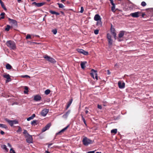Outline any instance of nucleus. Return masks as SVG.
<instances>
[{"instance_id": "nucleus-1", "label": "nucleus", "mask_w": 153, "mask_h": 153, "mask_svg": "<svg viewBox=\"0 0 153 153\" xmlns=\"http://www.w3.org/2000/svg\"><path fill=\"white\" fill-rule=\"evenodd\" d=\"M7 46L11 50H15L16 49V45L15 43L13 41L9 40L6 42Z\"/></svg>"}, {"instance_id": "nucleus-2", "label": "nucleus", "mask_w": 153, "mask_h": 153, "mask_svg": "<svg viewBox=\"0 0 153 153\" xmlns=\"http://www.w3.org/2000/svg\"><path fill=\"white\" fill-rule=\"evenodd\" d=\"M82 142L84 145L87 146L89 144L92 143L93 141L85 137L83 138Z\"/></svg>"}, {"instance_id": "nucleus-3", "label": "nucleus", "mask_w": 153, "mask_h": 153, "mask_svg": "<svg viewBox=\"0 0 153 153\" xmlns=\"http://www.w3.org/2000/svg\"><path fill=\"white\" fill-rule=\"evenodd\" d=\"M44 57L46 59V60L51 63H54L56 62V61L54 59L48 56V55H46L44 56Z\"/></svg>"}, {"instance_id": "nucleus-4", "label": "nucleus", "mask_w": 153, "mask_h": 153, "mask_svg": "<svg viewBox=\"0 0 153 153\" xmlns=\"http://www.w3.org/2000/svg\"><path fill=\"white\" fill-rule=\"evenodd\" d=\"M125 31H120L118 34V37L117 39L118 42H121L123 41V37L124 35Z\"/></svg>"}, {"instance_id": "nucleus-5", "label": "nucleus", "mask_w": 153, "mask_h": 153, "mask_svg": "<svg viewBox=\"0 0 153 153\" xmlns=\"http://www.w3.org/2000/svg\"><path fill=\"white\" fill-rule=\"evenodd\" d=\"M5 120L11 126H13L14 124L18 123V122L16 120H11L7 118L5 119Z\"/></svg>"}, {"instance_id": "nucleus-6", "label": "nucleus", "mask_w": 153, "mask_h": 153, "mask_svg": "<svg viewBox=\"0 0 153 153\" xmlns=\"http://www.w3.org/2000/svg\"><path fill=\"white\" fill-rule=\"evenodd\" d=\"M141 12L138 11L131 13L130 14V16L133 18H137L141 16Z\"/></svg>"}, {"instance_id": "nucleus-7", "label": "nucleus", "mask_w": 153, "mask_h": 153, "mask_svg": "<svg viewBox=\"0 0 153 153\" xmlns=\"http://www.w3.org/2000/svg\"><path fill=\"white\" fill-rule=\"evenodd\" d=\"M27 135L25 136L27 142L29 143H33V139L31 135L29 134H27Z\"/></svg>"}, {"instance_id": "nucleus-8", "label": "nucleus", "mask_w": 153, "mask_h": 153, "mask_svg": "<svg viewBox=\"0 0 153 153\" xmlns=\"http://www.w3.org/2000/svg\"><path fill=\"white\" fill-rule=\"evenodd\" d=\"M76 51L79 53L85 55H88V52L85 51L84 50L78 48L76 49Z\"/></svg>"}, {"instance_id": "nucleus-9", "label": "nucleus", "mask_w": 153, "mask_h": 153, "mask_svg": "<svg viewBox=\"0 0 153 153\" xmlns=\"http://www.w3.org/2000/svg\"><path fill=\"white\" fill-rule=\"evenodd\" d=\"M111 35L109 33L107 34V38L108 39V45L109 46L111 45L113 43L112 39L111 38Z\"/></svg>"}, {"instance_id": "nucleus-10", "label": "nucleus", "mask_w": 153, "mask_h": 153, "mask_svg": "<svg viewBox=\"0 0 153 153\" xmlns=\"http://www.w3.org/2000/svg\"><path fill=\"white\" fill-rule=\"evenodd\" d=\"M91 71L93 72V73H90L91 76L94 79V77H95L96 79L97 80H98V79L97 74L96 73L97 72V71L94 69H92L91 70Z\"/></svg>"}, {"instance_id": "nucleus-11", "label": "nucleus", "mask_w": 153, "mask_h": 153, "mask_svg": "<svg viewBox=\"0 0 153 153\" xmlns=\"http://www.w3.org/2000/svg\"><path fill=\"white\" fill-rule=\"evenodd\" d=\"M67 129V126L65 127V128L62 129L61 130L59 131V132L56 133L55 134V137L57 135H59L62 134V133L66 130Z\"/></svg>"}, {"instance_id": "nucleus-12", "label": "nucleus", "mask_w": 153, "mask_h": 153, "mask_svg": "<svg viewBox=\"0 0 153 153\" xmlns=\"http://www.w3.org/2000/svg\"><path fill=\"white\" fill-rule=\"evenodd\" d=\"M49 111V110L47 109H43L41 112V115L44 117L46 116Z\"/></svg>"}, {"instance_id": "nucleus-13", "label": "nucleus", "mask_w": 153, "mask_h": 153, "mask_svg": "<svg viewBox=\"0 0 153 153\" xmlns=\"http://www.w3.org/2000/svg\"><path fill=\"white\" fill-rule=\"evenodd\" d=\"M8 20L10 21V23L12 24L13 25L16 26H17V23L16 20L11 19L9 18H8Z\"/></svg>"}, {"instance_id": "nucleus-14", "label": "nucleus", "mask_w": 153, "mask_h": 153, "mask_svg": "<svg viewBox=\"0 0 153 153\" xmlns=\"http://www.w3.org/2000/svg\"><path fill=\"white\" fill-rule=\"evenodd\" d=\"M51 124L50 123L48 124L45 127L42 128V132H44L49 129L50 127Z\"/></svg>"}, {"instance_id": "nucleus-15", "label": "nucleus", "mask_w": 153, "mask_h": 153, "mask_svg": "<svg viewBox=\"0 0 153 153\" xmlns=\"http://www.w3.org/2000/svg\"><path fill=\"white\" fill-rule=\"evenodd\" d=\"M41 99V97L39 95H36L34 96V100L36 101H39Z\"/></svg>"}, {"instance_id": "nucleus-16", "label": "nucleus", "mask_w": 153, "mask_h": 153, "mask_svg": "<svg viewBox=\"0 0 153 153\" xmlns=\"http://www.w3.org/2000/svg\"><path fill=\"white\" fill-rule=\"evenodd\" d=\"M118 84L119 87L120 88H123L125 87V83L124 82H122L121 81H119Z\"/></svg>"}, {"instance_id": "nucleus-17", "label": "nucleus", "mask_w": 153, "mask_h": 153, "mask_svg": "<svg viewBox=\"0 0 153 153\" xmlns=\"http://www.w3.org/2000/svg\"><path fill=\"white\" fill-rule=\"evenodd\" d=\"M3 76L4 78H5L7 79V80L6 81V82L10 81L11 79L10 78V76L9 74H5Z\"/></svg>"}, {"instance_id": "nucleus-18", "label": "nucleus", "mask_w": 153, "mask_h": 153, "mask_svg": "<svg viewBox=\"0 0 153 153\" xmlns=\"http://www.w3.org/2000/svg\"><path fill=\"white\" fill-rule=\"evenodd\" d=\"M94 19L95 20L98 21L101 19V18L99 15L96 14L94 16Z\"/></svg>"}, {"instance_id": "nucleus-19", "label": "nucleus", "mask_w": 153, "mask_h": 153, "mask_svg": "<svg viewBox=\"0 0 153 153\" xmlns=\"http://www.w3.org/2000/svg\"><path fill=\"white\" fill-rule=\"evenodd\" d=\"M87 63L86 62H82L80 64L81 68L82 69H84L85 67V65Z\"/></svg>"}, {"instance_id": "nucleus-20", "label": "nucleus", "mask_w": 153, "mask_h": 153, "mask_svg": "<svg viewBox=\"0 0 153 153\" xmlns=\"http://www.w3.org/2000/svg\"><path fill=\"white\" fill-rule=\"evenodd\" d=\"M1 148L6 152L8 151V149L6 147V145H3L1 146Z\"/></svg>"}, {"instance_id": "nucleus-21", "label": "nucleus", "mask_w": 153, "mask_h": 153, "mask_svg": "<svg viewBox=\"0 0 153 153\" xmlns=\"http://www.w3.org/2000/svg\"><path fill=\"white\" fill-rule=\"evenodd\" d=\"M0 3L2 7L4 10H6V8L5 7L3 2L1 0H0Z\"/></svg>"}, {"instance_id": "nucleus-22", "label": "nucleus", "mask_w": 153, "mask_h": 153, "mask_svg": "<svg viewBox=\"0 0 153 153\" xmlns=\"http://www.w3.org/2000/svg\"><path fill=\"white\" fill-rule=\"evenodd\" d=\"M6 68L7 70H10L12 68L11 66L9 64L7 63L6 66Z\"/></svg>"}, {"instance_id": "nucleus-23", "label": "nucleus", "mask_w": 153, "mask_h": 153, "mask_svg": "<svg viewBox=\"0 0 153 153\" xmlns=\"http://www.w3.org/2000/svg\"><path fill=\"white\" fill-rule=\"evenodd\" d=\"M73 100V99L72 98H71V99L69 100V101L68 104V108H69V107L70 106L71 104L72 101Z\"/></svg>"}, {"instance_id": "nucleus-24", "label": "nucleus", "mask_w": 153, "mask_h": 153, "mask_svg": "<svg viewBox=\"0 0 153 153\" xmlns=\"http://www.w3.org/2000/svg\"><path fill=\"white\" fill-rule=\"evenodd\" d=\"M45 4V2L38 3L37 6L38 7H40L44 5Z\"/></svg>"}, {"instance_id": "nucleus-25", "label": "nucleus", "mask_w": 153, "mask_h": 153, "mask_svg": "<svg viewBox=\"0 0 153 153\" xmlns=\"http://www.w3.org/2000/svg\"><path fill=\"white\" fill-rule=\"evenodd\" d=\"M117 132V129H114L111 131V133H114V134H116Z\"/></svg>"}, {"instance_id": "nucleus-26", "label": "nucleus", "mask_w": 153, "mask_h": 153, "mask_svg": "<svg viewBox=\"0 0 153 153\" xmlns=\"http://www.w3.org/2000/svg\"><path fill=\"white\" fill-rule=\"evenodd\" d=\"M111 31L112 34L116 33L114 28H112V26L111 27Z\"/></svg>"}, {"instance_id": "nucleus-27", "label": "nucleus", "mask_w": 153, "mask_h": 153, "mask_svg": "<svg viewBox=\"0 0 153 153\" xmlns=\"http://www.w3.org/2000/svg\"><path fill=\"white\" fill-rule=\"evenodd\" d=\"M5 13L4 12L1 13L0 14V16H1V17H0V20L1 19H4V15Z\"/></svg>"}, {"instance_id": "nucleus-28", "label": "nucleus", "mask_w": 153, "mask_h": 153, "mask_svg": "<svg viewBox=\"0 0 153 153\" xmlns=\"http://www.w3.org/2000/svg\"><path fill=\"white\" fill-rule=\"evenodd\" d=\"M0 127L2 128L7 129V126L4 124L0 123Z\"/></svg>"}, {"instance_id": "nucleus-29", "label": "nucleus", "mask_w": 153, "mask_h": 153, "mask_svg": "<svg viewBox=\"0 0 153 153\" xmlns=\"http://www.w3.org/2000/svg\"><path fill=\"white\" fill-rule=\"evenodd\" d=\"M37 122V121L36 120H33L31 122V124L32 126H35L37 124L36 123Z\"/></svg>"}, {"instance_id": "nucleus-30", "label": "nucleus", "mask_w": 153, "mask_h": 153, "mask_svg": "<svg viewBox=\"0 0 153 153\" xmlns=\"http://www.w3.org/2000/svg\"><path fill=\"white\" fill-rule=\"evenodd\" d=\"M11 27L9 25H7V27L5 28V30L6 31H8L9 30Z\"/></svg>"}, {"instance_id": "nucleus-31", "label": "nucleus", "mask_w": 153, "mask_h": 153, "mask_svg": "<svg viewBox=\"0 0 153 153\" xmlns=\"http://www.w3.org/2000/svg\"><path fill=\"white\" fill-rule=\"evenodd\" d=\"M51 91L49 89H47L45 91V93L46 95H48L50 93Z\"/></svg>"}, {"instance_id": "nucleus-32", "label": "nucleus", "mask_w": 153, "mask_h": 153, "mask_svg": "<svg viewBox=\"0 0 153 153\" xmlns=\"http://www.w3.org/2000/svg\"><path fill=\"white\" fill-rule=\"evenodd\" d=\"M57 4L59 5V7L60 8H63L64 7V5L61 3H58Z\"/></svg>"}, {"instance_id": "nucleus-33", "label": "nucleus", "mask_w": 153, "mask_h": 153, "mask_svg": "<svg viewBox=\"0 0 153 153\" xmlns=\"http://www.w3.org/2000/svg\"><path fill=\"white\" fill-rule=\"evenodd\" d=\"M81 117H82V120L83 121L84 124H85V125L86 126L87 125V124H86V121H85V118H84L83 116L82 115L81 116Z\"/></svg>"}, {"instance_id": "nucleus-34", "label": "nucleus", "mask_w": 153, "mask_h": 153, "mask_svg": "<svg viewBox=\"0 0 153 153\" xmlns=\"http://www.w3.org/2000/svg\"><path fill=\"white\" fill-rule=\"evenodd\" d=\"M52 32L53 33V34L55 35V34H56V33H57V29H53L52 30Z\"/></svg>"}, {"instance_id": "nucleus-35", "label": "nucleus", "mask_w": 153, "mask_h": 153, "mask_svg": "<svg viewBox=\"0 0 153 153\" xmlns=\"http://www.w3.org/2000/svg\"><path fill=\"white\" fill-rule=\"evenodd\" d=\"M23 134H25V137L27 136V134H29L27 132V131L26 130H24L23 131Z\"/></svg>"}, {"instance_id": "nucleus-36", "label": "nucleus", "mask_w": 153, "mask_h": 153, "mask_svg": "<svg viewBox=\"0 0 153 153\" xmlns=\"http://www.w3.org/2000/svg\"><path fill=\"white\" fill-rule=\"evenodd\" d=\"M141 5L143 7H144L146 5V4L145 2L143 1L141 2Z\"/></svg>"}, {"instance_id": "nucleus-37", "label": "nucleus", "mask_w": 153, "mask_h": 153, "mask_svg": "<svg viewBox=\"0 0 153 153\" xmlns=\"http://www.w3.org/2000/svg\"><path fill=\"white\" fill-rule=\"evenodd\" d=\"M99 30L97 29L95 30H94V33L96 35H97L98 34Z\"/></svg>"}, {"instance_id": "nucleus-38", "label": "nucleus", "mask_w": 153, "mask_h": 153, "mask_svg": "<svg viewBox=\"0 0 153 153\" xmlns=\"http://www.w3.org/2000/svg\"><path fill=\"white\" fill-rule=\"evenodd\" d=\"M111 10L113 12L115 11V5H112V6L111 7Z\"/></svg>"}, {"instance_id": "nucleus-39", "label": "nucleus", "mask_w": 153, "mask_h": 153, "mask_svg": "<svg viewBox=\"0 0 153 153\" xmlns=\"http://www.w3.org/2000/svg\"><path fill=\"white\" fill-rule=\"evenodd\" d=\"M22 77V78H25V77H27V78H30V76L28 75H22L21 76Z\"/></svg>"}, {"instance_id": "nucleus-40", "label": "nucleus", "mask_w": 153, "mask_h": 153, "mask_svg": "<svg viewBox=\"0 0 153 153\" xmlns=\"http://www.w3.org/2000/svg\"><path fill=\"white\" fill-rule=\"evenodd\" d=\"M10 153H15L14 150L12 148L10 149Z\"/></svg>"}, {"instance_id": "nucleus-41", "label": "nucleus", "mask_w": 153, "mask_h": 153, "mask_svg": "<svg viewBox=\"0 0 153 153\" xmlns=\"http://www.w3.org/2000/svg\"><path fill=\"white\" fill-rule=\"evenodd\" d=\"M31 38V36H30V35L29 34H27L26 37V39H30Z\"/></svg>"}, {"instance_id": "nucleus-42", "label": "nucleus", "mask_w": 153, "mask_h": 153, "mask_svg": "<svg viewBox=\"0 0 153 153\" xmlns=\"http://www.w3.org/2000/svg\"><path fill=\"white\" fill-rule=\"evenodd\" d=\"M84 11V8L82 7H81V10L80 11V12L81 13H82Z\"/></svg>"}, {"instance_id": "nucleus-43", "label": "nucleus", "mask_w": 153, "mask_h": 153, "mask_svg": "<svg viewBox=\"0 0 153 153\" xmlns=\"http://www.w3.org/2000/svg\"><path fill=\"white\" fill-rule=\"evenodd\" d=\"M33 119V118L31 116L29 117L27 119V120L28 121H29L30 120Z\"/></svg>"}, {"instance_id": "nucleus-44", "label": "nucleus", "mask_w": 153, "mask_h": 153, "mask_svg": "<svg viewBox=\"0 0 153 153\" xmlns=\"http://www.w3.org/2000/svg\"><path fill=\"white\" fill-rule=\"evenodd\" d=\"M49 12H50V13L52 14H55V11H52V10H50Z\"/></svg>"}, {"instance_id": "nucleus-45", "label": "nucleus", "mask_w": 153, "mask_h": 153, "mask_svg": "<svg viewBox=\"0 0 153 153\" xmlns=\"http://www.w3.org/2000/svg\"><path fill=\"white\" fill-rule=\"evenodd\" d=\"M97 107L98 108L100 109H102V107L101 105H100L98 104L97 105Z\"/></svg>"}, {"instance_id": "nucleus-46", "label": "nucleus", "mask_w": 153, "mask_h": 153, "mask_svg": "<svg viewBox=\"0 0 153 153\" xmlns=\"http://www.w3.org/2000/svg\"><path fill=\"white\" fill-rule=\"evenodd\" d=\"M112 35L114 36V39H117V37H116V35H117V34H116V33H114L113 34H112Z\"/></svg>"}, {"instance_id": "nucleus-47", "label": "nucleus", "mask_w": 153, "mask_h": 153, "mask_svg": "<svg viewBox=\"0 0 153 153\" xmlns=\"http://www.w3.org/2000/svg\"><path fill=\"white\" fill-rule=\"evenodd\" d=\"M142 14H141V16H142V17H144V16L145 15V14L144 13H141Z\"/></svg>"}, {"instance_id": "nucleus-48", "label": "nucleus", "mask_w": 153, "mask_h": 153, "mask_svg": "<svg viewBox=\"0 0 153 153\" xmlns=\"http://www.w3.org/2000/svg\"><path fill=\"white\" fill-rule=\"evenodd\" d=\"M110 2L112 5H114L115 4L114 3V1L113 0L110 1Z\"/></svg>"}, {"instance_id": "nucleus-49", "label": "nucleus", "mask_w": 153, "mask_h": 153, "mask_svg": "<svg viewBox=\"0 0 153 153\" xmlns=\"http://www.w3.org/2000/svg\"><path fill=\"white\" fill-rule=\"evenodd\" d=\"M96 150H95V151ZM95 151H89L87 152V153H94Z\"/></svg>"}, {"instance_id": "nucleus-50", "label": "nucleus", "mask_w": 153, "mask_h": 153, "mask_svg": "<svg viewBox=\"0 0 153 153\" xmlns=\"http://www.w3.org/2000/svg\"><path fill=\"white\" fill-rule=\"evenodd\" d=\"M28 91H27V90H25L24 91V94H27V93H28Z\"/></svg>"}, {"instance_id": "nucleus-51", "label": "nucleus", "mask_w": 153, "mask_h": 153, "mask_svg": "<svg viewBox=\"0 0 153 153\" xmlns=\"http://www.w3.org/2000/svg\"><path fill=\"white\" fill-rule=\"evenodd\" d=\"M21 131V128H20V127H19V128L18 130H17V131L18 132H19V131Z\"/></svg>"}, {"instance_id": "nucleus-52", "label": "nucleus", "mask_w": 153, "mask_h": 153, "mask_svg": "<svg viewBox=\"0 0 153 153\" xmlns=\"http://www.w3.org/2000/svg\"><path fill=\"white\" fill-rule=\"evenodd\" d=\"M7 146H9V147L10 148H11V145H10V144L9 143H7Z\"/></svg>"}, {"instance_id": "nucleus-53", "label": "nucleus", "mask_w": 153, "mask_h": 153, "mask_svg": "<svg viewBox=\"0 0 153 153\" xmlns=\"http://www.w3.org/2000/svg\"><path fill=\"white\" fill-rule=\"evenodd\" d=\"M25 90L28 91V88L27 86H25Z\"/></svg>"}, {"instance_id": "nucleus-54", "label": "nucleus", "mask_w": 153, "mask_h": 153, "mask_svg": "<svg viewBox=\"0 0 153 153\" xmlns=\"http://www.w3.org/2000/svg\"><path fill=\"white\" fill-rule=\"evenodd\" d=\"M59 14H60V13H59L55 12V14L57 15H59Z\"/></svg>"}, {"instance_id": "nucleus-55", "label": "nucleus", "mask_w": 153, "mask_h": 153, "mask_svg": "<svg viewBox=\"0 0 153 153\" xmlns=\"http://www.w3.org/2000/svg\"><path fill=\"white\" fill-rule=\"evenodd\" d=\"M33 118L35 117V114H33L31 116Z\"/></svg>"}, {"instance_id": "nucleus-56", "label": "nucleus", "mask_w": 153, "mask_h": 153, "mask_svg": "<svg viewBox=\"0 0 153 153\" xmlns=\"http://www.w3.org/2000/svg\"><path fill=\"white\" fill-rule=\"evenodd\" d=\"M38 3H36L35 2H34L33 3V4H35L36 6H37Z\"/></svg>"}, {"instance_id": "nucleus-57", "label": "nucleus", "mask_w": 153, "mask_h": 153, "mask_svg": "<svg viewBox=\"0 0 153 153\" xmlns=\"http://www.w3.org/2000/svg\"><path fill=\"white\" fill-rule=\"evenodd\" d=\"M0 133L2 135L4 134V132L2 131H1Z\"/></svg>"}, {"instance_id": "nucleus-58", "label": "nucleus", "mask_w": 153, "mask_h": 153, "mask_svg": "<svg viewBox=\"0 0 153 153\" xmlns=\"http://www.w3.org/2000/svg\"><path fill=\"white\" fill-rule=\"evenodd\" d=\"M107 73L108 75L110 74H111V72H110L109 70H108L107 71Z\"/></svg>"}, {"instance_id": "nucleus-59", "label": "nucleus", "mask_w": 153, "mask_h": 153, "mask_svg": "<svg viewBox=\"0 0 153 153\" xmlns=\"http://www.w3.org/2000/svg\"><path fill=\"white\" fill-rule=\"evenodd\" d=\"M52 144H53L52 143H50V144H48V148H49V147H50V146H51V145H52Z\"/></svg>"}, {"instance_id": "nucleus-60", "label": "nucleus", "mask_w": 153, "mask_h": 153, "mask_svg": "<svg viewBox=\"0 0 153 153\" xmlns=\"http://www.w3.org/2000/svg\"><path fill=\"white\" fill-rule=\"evenodd\" d=\"M65 1V0H61V2H62V3H63Z\"/></svg>"}, {"instance_id": "nucleus-61", "label": "nucleus", "mask_w": 153, "mask_h": 153, "mask_svg": "<svg viewBox=\"0 0 153 153\" xmlns=\"http://www.w3.org/2000/svg\"><path fill=\"white\" fill-rule=\"evenodd\" d=\"M88 112V110H86L85 111V113L86 114H87Z\"/></svg>"}, {"instance_id": "nucleus-62", "label": "nucleus", "mask_w": 153, "mask_h": 153, "mask_svg": "<svg viewBox=\"0 0 153 153\" xmlns=\"http://www.w3.org/2000/svg\"><path fill=\"white\" fill-rule=\"evenodd\" d=\"M45 152L46 153H50L49 151H46Z\"/></svg>"}, {"instance_id": "nucleus-63", "label": "nucleus", "mask_w": 153, "mask_h": 153, "mask_svg": "<svg viewBox=\"0 0 153 153\" xmlns=\"http://www.w3.org/2000/svg\"><path fill=\"white\" fill-rule=\"evenodd\" d=\"M67 114V113H66L63 116V117H65V115H66V114Z\"/></svg>"}, {"instance_id": "nucleus-64", "label": "nucleus", "mask_w": 153, "mask_h": 153, "mask_svg": "<svg viewBox=\"0 0 153 153\" xmlns=\"http://www.w3.org/2000/svg\"><path fill=\"white\" fill-rule=\"evenodd\" d=\"M96 153H102L101 152H97Z\"/></svg>"}]
</instances>
